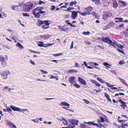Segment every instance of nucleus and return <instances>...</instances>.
<instances>
[{"instance_id":"b1692460","label":"nucleus","mask_w":128,"mask_h":128,"mask_svg":"<svg viewBox=\"0 0 128 128\" xmlns=\"http://www.w3.org/2000/svg\"><path fill=\"white\" fill-rule=\"evenodd\" d=\"M90 13V12H82V13L81 14V15L83 16H85L87 15H90V14H89Z\"/></svg>"},{"instance_id":"e2e57ef3","label":"nucleus","mask_w":128,"mask_h":128,"mask_svg":"<svg viewBox=\"0 0 128 128\" xmlns=\"http://www.w3.org/2000/svg\"><path fill=\"white\" fill-rule=\"evenodd\" d=\"M30 62L32 64V65H34L35 64L34 63V62L33 61H32V60H30Z\"/></svg>"},{"instance_id":"a18cd8bd","label":"nucleus","mask_w":128,"mask_h":128,"mask_svg":"<svg viewBox=\"0 0 128 128\" xmlns=\"http://www.w3.org/2000/svg\"><path fill=\"white\" fill-rule=\"evenodd\" d=\"M40 6H38L36 8H35L34 10H36V11H37L38 10L39 11L40 10Z\"/></svg>"},{"instance_id":"6ab92c4d","label":"nucleus","mask_w":128,"mask_h":128,"mask_svg":"<svg viewBox=\"0 0 128 128\" xmlns=\"http://www.w3.org/2000/svg\"><path fill=\"white\" fill-rule=\"evenodd\" d=\"M38 24H37L39 26H40L41 25H42L44 23V21L41 20H38Z\"/></svg>"},{"instance_id":"f8f14e48","label":"nucleus","mask_w":128,"mask_h":128,"mask_svg":"<svg viewBox=\"0 0 128 128\" xmlns=\"http://www.w3.org/2000/svg\"><path fill=\"white\" fill-rule=\"evenodd\" d=\"M118 4L116 0L113 2V6L114 8H116L118 7Z\"/></svg>"},{"instance_id":"864d4df0","label":"nucleus","mask_w":128,"mask_h":128,"mask_svg":"<svg viewBox=\"0 0 128 128\" xmlns=\"http://www.w3.org/2000/svg\"><path fill=\"white\" fill-rule=\"evenodd\" d=\"M105 117H106V118H107V116H104ZM105 122H106L107 123H108L109 122V121L108 120V118H105Z\"/></svg>"},{"instance_id":"9b49d317","label":"nucleus","mask_w":128,"mask_h":128,"mask_svg":"<svg viewBox=\"0 0 128 128\" xmlns=\"http://www.w3.org/2000/svg\"><path fill=\"white\" fill-rule=\"evenodd\" d=\"M104 95L105 96L106 98L108 101L110 102H112L110 98V96L108 94L106 93H104Z\"/></svg>"},{"instance_id":"2eb2a0df","label":"nucleus","mask_w":128,"mask_h":128,"mask_svg":"<svg viewBox=\"0 0 128 128\" xmlns=\"http://www.w3.org/2000/svg\"><path fill=\"white\" fill-rule=\"evenodd\" d=\"M65 22L68 25H70V26L71 27H76V26L73 25L68 20H66L65 21Z\"/></svg>"},{"instance_id":"39448f33","label":"nucleus","mask_w":128,"mask_h":128,"mask_svg":"<svg viewBox=\"0 0 128 128\" xmlns=\"http://www.w3.org/2000/svg\"><path fill=\"white\" fill-rule=\"evenodd\" d=\"M10 108L13 111H19L21 112V109L20 108L16 107L14 106L11 105L10 106Z\"/></svg>"},{"instance_id":"37998d69","label":"nucleus","mask_w":128,"mask_h":128,"mask_svg":"<svg viewBox=\"0 0 128 128\" xmlns=\"http://www.w3.org/2000/svg\"><path fill=\"white\" fill-rule=\"evenodd\" d=\"M111 26H110V25L109 24H108L105 27L106 28H105V29L106 30V29H109V28H110L111 27Z\"/></svg>"},{"instance_id":"f03ea898","label":"nucleus","mask_w":128,"mask_h":128,"mask_svg":"<svg viewBox=\"0 0 128 128\" xmlns=\"http://www.w3.org/2000/svg\"><path fill=\"white\" fill-rule=\"evenodd\" d=\"M68 121L70 123L71 126H74V128L75 127V125H78V123L79 122L78 120L74 119H70L68 120Z\"/></svg>"},{"instance_id":"338daca9","label":"nucleus","mask_w":128,"mask_h":128,"mask_svg":"<svg viewBox=\"0 0 128 128\" xmlns=\"http://www.w3.org/2000/svg\"><path fill=\"white\" fill-rule=\"evenodd\" d=\"M51 61L52 62H55L56 63H58V60H52Z\"/></svg>"},{"instance_id":"20e7f679","label":"nucleus","mask_w":128,"mask_h":128,"mask_svg":"<svg viewBox=\"0 0 128 128\" xmlns=\"http://www.w3.org/2000/svg\"><path fill=\"white\" fill-rule=\"evenodd\" d=\"M101 40L102 41L107 43L109 44L112 42V40L108 37L102 38Z\"/></svg>"},{"instance_id":"2f4dec72","label":"nucleus","mask_w":128,"mask_h":128,"mask_svg":"<svg viewBox=\"0 0 128 128\" xmlns=\"http://www.w3.org/2000/svg\"><path fill=\"white\" fill-rule=\"evenodd\" d=\"M7 108V111L9 113H10L12 115V114L11 113V112L12 111V110L9 107H6Z\"/></svg>"},{"instance_id":"13d9d810","label":"nucleus","mask_w":128,"mask_h":128,"mask_svg":"<svg viewBox=\"0 0 128 128\" xmlns=\"http://www.w3.org/2000/svg\"><path fill=\"white\" fill-rule=\"evenodd\" d=\"M100 1L99 0H96L94 2L98 4H100Z\"/></svg>"},{"instance_id":"ddd939ff","label":"nucleus","mask_w":128,"mask_h":128,"mask_svg":"<svg viewBox=\"0 0 128 128\" xmlns=\"http://www.w3.org/2000/svg\"><path fill=\"white\" fill-rule=\"evenodd\" d=\"M21 112H23L24 114L28 115L29 114V112L28 110L26 109H23L21 110Z\"/></svg>"},{"instance_id":"e433bc0d","label":"nucleus","mask_w":128,"mask_h":128,"mask_svg":"<svg viewBox=\"0 0 128 128\" xmlns=\"http://www.w3.org/2000/svg\"><path fill=\"white\" fill-rule=\"evenodd\" d=\"M82 34L84 35H88L90 34V32L89 31L84 32Z\"/></svg>"},{"instance_id":"393cba45","label":"nucleus","mask_w":128,"mask_h":128,"mask_svg":"<svg viewBox=\"0 0 128 128\" xmlns=\"http://www.w3.org/2000/svg\"><path fill=\"white\" fill-rule=\"evenodd\" d=\"M37 44L40 47H43L44 43L43 42H39Z\"/></svg>"},{"instance_id":"0e129e2a","label":"nucleus","mask_w":128,"mask_h":128,"mask_svg":"<svg viewBox=\"0 0 128 128\" xmlns=\"http://www.w3.org/2000/svg\"><path fill=\"white\" fill-rule=\"evenodd\" d=\"M69 72L70 73H74V70H70L69 71Z\"/></svg>"},{"instance_id":"f704fd0d","label":"nucleus","mask_w":128,"mask_h":128,"mask_svg":"<svg viewBox=\"0 0 128 128\" xmlns=\"http://www.w3.org/2000/svg\"><path fill=\"white\" fill-rule=\"evenodd\" d=\"M51 76L50 78L53 79V78H56V80H58V76H54L52 75H50Z\"/></svg>"},{"instance_id":"58836bf2","label":"nucleus","mask_w":128,"mask_h":128,"mask_svg":"<svg viewBox=\"0 0 128 128\" xmlns=\"http://www.w3.org/2000/svg\"><path fill=\"white\" fill-rule=\"evenodd\" d=\"M109 44L112 46L114 48H116V47L114 43L112 42V41L111 43H110Z\"/></svg>"},{"instance_id":"4c0bfd02","label":"nucleus","mask_w":128,"mask_h":128,"mask_svg":"<svg viewBox=\"0 0 128 128\" xmlns=\"http://www.w3.org/2000/svg\"><path fill=\"white\" fill-rule=\"evenodd\" d=\"M90 15L92 14L93 16H96V13L94 12L93 11L91 12H90Z\"/></svg>"},{"instance_id":"f257e3e1","label":"nucleus","mask_w":128,"mask_h":128,"mask_svg":"<svg viewBox=\"0 0 128 128\" xmlns=\"http://www.w3.org/2000/svg\"><path fill=\"white\" fill-rule=\"evenodd\" d=\"M24 8L23 10L25 11L29 12L30 10L32 9L33 7V4L32 3H28L26 5H24Z\"/></svg>"},{"instance_id":"bf43d9fd","label":"nucleus","mask_w":128,"mask_h":128,"mask_svg":"<svg viewBox=\"0 0 128 128\" xmlns=\"http://www.w3.org/2000/svg\"><path fill=\"white\" fill-rule=\"evenodd\" d=\"M124 35L126 37H127L128 36V32H126V31H124Z\"/></svg>"},{"instance_id":"c85d7f7f","label":"nucleus","mask_w":128,"mask_h":128,"mask_svg":"<svg viewBox=\"0 0 128 128\" xmlns=\"http://www.w3.org/2000/svg\"><path fill=\"white\" fill-rule=\"evenodd\" d=\"M115 19H116L119 20V22H123L124 20H123V18H115Z\"/></svg>"},{"instance_id":"09e8293b","label":"nucleus","mask_w":128,"mask_h":128,"mask_svg":"<svg viewBox=\"0 0 128 128\" xmlns=\"http://www.w3.org/2000/svg\"><path fill=\"white\" fill-rule=\"evenodd\" d=\"M100 118L101 120V122H103L104 121V120L102 118V117L100 116Z\"/></svg>"},{"instance_id":"7c9ffc66","label":"nucleus","mask_w":128,"mask_h":128,"mask_svg":"<svg viewBox=\"0 0 128 128\" xmlns=\"http://www.w3.org/2000/svg\"><path fill=\"white\" fill-rule=\"evenodd\" d=\"M118 2L121 3L122 4V5L124 6H125L126 5V4L124 1H120Z\"/></svg>"},{"instance_id":"72a5a7b5","label":"nucleus","mask_w":128,"mask_h":128,"mask_svg":"<svg viewBox=\"0 0 128 128\" xmlns=\"http://www.w3.org/2000/svg\"><path fill=\"white\" fill-rule=\"evenodd\" d=\"M117 50L118 52H120L121 53L123 54H125L124 52L121 49L119 48H118L117 49Z\"/></svg>"},{"instance_id":"c756f323","label":"nucleus","mask_w":128,"mask_h":128,"mask_svg":"<svg viewBox=\"0 0 128 128\" xmlns=\"http://www.w3.org/2000/svg\"><path fill=\"white\" fill-rule=\"evenodd\" d=\"M44 24L46 26H48L50 24V23L49 22L48 20H45L44 21Z\"/></svg>"},{"instance_id":"3c124183","label":"nucleus","mask_w":128,"mask_h":128,"mask_svg":"<svg viewBox=\"0 0 128 128\" xmlns=\"http://www.w3.org/2000/svg\"><path fill=\"white\" fill-rule=\"evenodd\" d=\"M40 71H41V72H42L43 73V74H46L48 73V72H47L44 71V70H40Z\"/></svg>"},{"instance_id":"de8ad7c7","label":"nucleus","mask_w":128,"mask_h":128,"mask_svg":"<svg viewBox=\"0 0 128 128\" xmlns=\"http://www.w3.org/2000/svg\"><path fill=\"white\" fill-rule=\"evenodd\" d=\"M117 46L119 48H120L121 49H122L123 48H124V46L122 45L119 44L118 45H117Z\"/></svg>"},{"instance_id":"a19ab883","label":"nucleus","mask_w":128,"mask_h":128,"mask_svg":"<svg viewBox=\"0 0 128 128\" xmlns=\"http://www.w3.org/2000/svg\"><path fill=\"white\" fill-rule=\"evenodd\" d=\"M23 16L26 17H28L30 16V15L27 13H23Z\"/></svg>"},{"instance_id":"473e14b6","label":"nucleus","mask_w":128,"mask_h":128,"mask_svg":"<svg viewBox=\"0 0 128 128\" xmlns=\"http://www.w3.org/2000/svg\"><path fill=\"white\" fill-rule=\"evenodd\" d=\"M74 9V8L72 7H69L67 9V10H66V11H68V12H71L72 11H70V10H73Z\"/></svg>"},{"instance_id":"bb28decb","label":"nucleus","mask_w":128,"mask_h":128,"mask_svg":"<svg viewBox=\"0 0 128 128\" xmlns=\"http://www.w3.org/2000/svg\"><path fill=\"white\" fill-rule=\"evenodd\" d=\"M16 45L20 48L22 49L23 48V46L21 44V43L19 42H17Z\"/></svg>"},{"instance_id":"9d476101","label":"nucleus","mask_w":128,"mask_h":128,"mask_svg":"<svg viewBox=\"0 0 128 128\" xmlns=\"http://www.w3.org/2000/svg\"><path fill=\"white\" fill-rule=\"evenodd\" d=\"M6 122L10 126V127L12 128H16V126L12 122H10L9 120H6Z\"/></svg>"},{"instance_id":"1a4fd4ad","label":"nucleus","mask_w":128,"mask_h":128,"mask_svg":"<svg viewBox=\"0 0 128 128\" xmlns=\"http://www.w3.org/2000/svg\"><path fill=\"white\" fill-rule=\"evenodd\" d=\"M78 80L82 84H83L84 86L86 85V83L85 80L82 78L80 77H78Z\"/></svg>"},{"instance_id":"49530a36","label":"nucleus","mask_w":128,"mask_h":128,"mask_svg":"<svg viewBox=\"0 0 128 128\" xmlns=\"http://www.w3.org/2000/svg\"><path fill=\"white\" fill-rule=\"evenodd\" d=\"M83 100L84 101L85 103L87 104H88L90 103V102L86 99H84Z\"/></svg>"},{"instance_id":"680f3d73","label":"nucleus","mask_w":128,"mask_h":128,"mask_svg":"<svg viewBox=\"0 0 128 128\" xmlns=\"http://www.w3.org/2000/svg\"><path fill=\"white\" fill-rule=\"evenodd\" d=\"M97 86L100 87V84L98 82H96V84H95Z\"/></svg>"},{"instance_id":"423d86ee","label":"nucleus","mask_w":128,"mask_h":128,"mask_svg":"<svg viewBox=\"0 0 128 128\" xmlns=\"http://www.w3.org/2000/svg\"><path fill=\"white\" fill-rule=\"evenodd\" d=\"M78 15L77 12L75 11H73L72 12L71 18L74 19L75 20Z\"/></svg>"},{"instance_id":"69168bd1","label":"nucleus","mask_w":128,"mask_h":128,"mask_svg":"<svg viewBox=\"0 0 128 128\" xmlns=\"http://www.w3.org/2000/svg\"><path fill=\"white\" fill-rule=\"evenodd\" d=\"M93 124V126H96L97 127H99L100 124H98L96 123H94Z\"/></svg>"},{"instance_id":"cd10ccee","label":"nucleus","mask_w":128,"mask_h":128,"mask_svg":"<svg viewBox=\"0 0 128 128\" xmlns=\"http://www.w3.org/2000/svg\"><path fill=\"white\" fill-rule=\"evenodd\" d=\"M0 62H6V61L4 60V58L2 56H0Z\"/></svg>"},{"instance_id":"aec40b11","label":"nucleus","mask_w":128,"mask_h":128,"mask_svg":"<svg viewBox=\"0 0 128 128\" xmlns=\"http://www.w3.org/2000/svg\"><path fill=\"white\" fill-rule=\"evenodd\" d=\"M62 120H60V119H59V120H62V121L63 120H64L65 121V122H63V124H64L65 125H66L67 126L68 124V122L67 121V120H66L65 119H64L62 117Z\"/></svg>"},{"instance_id":"774afa93","label":"nucleus","mask_w":128,"mask_h":128,"mask_svg":"<svg viewBox=\"0 0 128 128\" xmlns=\"http://www.w3.org/2000/svg\"><path fill=\"white\" fill-rule=\"evenodd\" d=\"M104 65L106 66V67L107 66L109 65V64H108V62L104 63Z\"/></svg>"},{"instance_id":"4be33fe9","label":"nucleus","mask_w":128,"mask_h":128,"mask_svg":"<svg viewBox=\"0 0 128 128\" xmlns=\"http://www.w3.org/2000/svg\"><path fill=\"white\" fill-rule=\"evenodd\" d=\"M121 104H122L120 105V106L123 109H124L127 106V105L126 104V102L124 101Z\"/></svg>"},{"instance_id":"0eeeda50","label":"nucleus","mask_w":128,"mask_h":128,"mask_svg":"<svg viewBox=\"0 0 128 128\" xmlns=\"http://www.w3.org/2000/svg\"><path fill=\"white\" fill-rule=\"evenodd\" d=\"M51 37V35L46 34L44 35H41L40 37L42 39L46 40V39H48Z\"/></svg>"},{"instance_id":"f3484780","label":"nucleus","mask_w":128,"mask_h":128,"mask_svg":"<svg viewBox=\"0 0 128 128\" xmlns=\"http://www.w3.org/2000/svg\"><path fill=\"white\" fill-rule=\"evenodd\" d=\"M75 78L73 76L72 77H70L69 78V81L71 83H72L74 81V79H75Z\"/></svg>"},{"instance_id":"4d7b16f0","label":"nucleus","mask_w":128,"mask_h":128,"mask_svg":"<svg viewBox=\"0 0 128 128\" xmlns=\"http://www.w3.org/2000/svg\"><path fill=\"white\" fill-rule=\"evenodd\" d=\"M94 123L93 122H88V124L90 125H92V124L93 125L94 124Z\"/></svg>"},{"instance_id":"8fccbe9b","label":"nucleus","mask_w":128,"mask_h":128,"mask_svg":"<svg viewBox=\"0 0 128 128\" xmlns=\"http://www.w3.org/2000/svg\"><path fill=\"white\" fill-rule=\"evenodd\" d=\"M74 85L76 88H79L80 87V86L78 85V84H74Z\"/></svg>"},{"instance_id":"79ce46f5","label":"nucleus","mask_w":128,"mask_h":128,"mask_svg":"<svg viewBox=\"0 0 128 128\" xmlns=\"http://www.w3.org/2000/svg\"><path fill=\"white\" fill-rule=\"evenodd\" d=\"M38 4L40 5H41L42 4H45V2L43 1H41L40 0L38 2Z\"/></svg>"},{"instance_id":"7ed1b4c3","label":"nucleus","mask_w":128,"mask_h":128,"mask_svg":"<svg viewBox=\"0 0 128 128\" xmlns=\"http://www.w3.org/2000/svg\"><path fill=\"white\" fill-rule=\"evenodd\" d=\"M111 13L109 12H105L102 15V18L104 20H106L108 18L112 16Z\"/></svg>"},{"instance_id":"dca6fc26","label":"nucleus","mask_w":128,"mask_h":128,"mask_svg":"<svg viewBox=\"0 0 128 128\" xmlns=\"http://www.w3.org/2000/svg\"><path fill=\"white\" fill-rule=\"evenodd\" d=\"M60 106H70V104H69L68 103L66 102H62L60 103Z\"/></svg>"},{"instance_id":"052dcab7","label":"nucleus","mask_w":128,"mask_h":128,"mask_svg":"<svg viewBox=\"0 0 128 128\" xmlns=\"http://www.w3.org/2000/svg\"><path fill=\"white\" fill-rule=\"evenodd\" d=\"M18 22L23 27L24 26H25L23 24H22L21 22V21L20 20H18Z\"/></svg>"},{"instance_id":"5701e85b","label":"nucleus","mask_w":128,"mask_h":128,"mask_svg":"<svg viewBox=\"0 0 128 128\" xmlns=\"http://www.w3.org/2000/svg\"><path fill=\"white\" fill-rule=\"evenodd\" d=\"M97 80H98L99 82H100L104 84L106 83V82L104 80L100 78H97Z\"/></svg>"},{"instance_id":"a211bd4d","label":"nucleus","mask_w":128,"mask_h":128,"mask_svg":"<svg viewBox=\"0 0 128 128\" xmlns=\"http://www.w3.org/2000/svg\"><path fill=\"white\" fill-rule=\"evenodd\" d=\"M80 126L82 128H89L90 127L89 126L82 124H80Z\"/></svg>"},{"instance_id":"4468645a","label":"nucleus","mask_w":128,"mask_h":128,"mask_svg":"<svg viewBox=\"0 0 128 128\" xmlns=\"http://www.w3.org/2000/svg\"><path fill=\"white\" fill-rule=\"evenodd\" d=\"M0 74L1 76H2L4 77H5V78H4V79H6L8 78V77L7 76V74H6V73L5 72H2Z\"/></svg>"},{"instance_id":"c03bdc74","label":"nucleus","mask_w":128,"mask_h":128,"mask_svg":"<svg viewBox=\"0 0 128 128\" xmlns=\"http://www.w3.org/2000/svg\"><path fill=\"white\" fill-rule=\"evenodd\" d=\"M51 8H50V10H54L55 8V6L54 5H52L51 6Z\"/></svg>"},{"instance_id":"6e6552de","label":"nucleus","mask_w":128,"mask_h":128,"mask_svg":"<svg viewBox=\"0 0 128 128\" xmlns=\"http://www.w3.org/2000/svg\"><path fill=\"white\" fill-rule=\"evenodd\" d=\"M64 26H58V29L62 31H65L66 32L68 31V30L69 29V28H64Z\"/></svg>"},{"instance_id":"ea45409f","label":"nucleus","mask_w":128,"mask_h":128,"mask_svg":"<svg viewBox=\"0 0 128 128\" xmlns=\"http://www.w3.org/2000/svg\"><path fill=\"white\" fill-rule=\"evenodd\" d=\"M6 62H2L1 65L3 67H5L6 66Z\"/></svg>"},{"instance_id":"6e6d98bb","label":"nucleus","mask_w":128,"mask_h":128,"mask_svg":"<svg viewBox=\"0 0 128 128\" xmlns=\"http://www.w3.org/2000/svg\"><path fill=\"white\" fill-rule=\"evenodd\" d=\"M125 63V62L122 60H121L119 62V64L120 65H122L124 64Z\"/></svg>"},{"instance_id":"412c9836","label":"nucleus","mask_w":128,"mask_h":128,"mask_svg":"<svg viewBox=\"0 0 128 128\" xmlns=\"http://www.w3.org/2000/svg\"><path fill=\"white\" fill-rule=\"evenodd\" d=\"M86 9L87 11L90 12L92 11L93 10V8L90 6L86 8Z\"/></svg>"},{"instance_id":"a878e982","label":"nucleus","mask_w":128,"mask_h":128,"mask_svg":"<svg viewBox=\"0 0 128 128\" xmlns=\"http://www.w3.org/2000/svg\"><path fill=\"white\" fill-rule=\"evenodd\" d=\"M77 3L76 1L72 2V1L70 2V6H72L73 5H76V4Z\"/></svg>"},{"instance_id":"5fc2aeb1","label":"nucleus","mask_w":128,"mask_h":128,"mask_svg":"<svg viewBox=\"0 0 128 128\" xmlns=\"http://www.w3.org/2000/svg\"><path fill=\"white\" fill-rule=\"evenodd\" d=\"M30 51L31 52H32L33 53H37V54H40V52H35V51H34L33 50H30Z\"/></svg>"},{"instance_id":"603ef678","label":"nucleus","mask_w":128,"mask_h":128,"mask_svg":"<svg viewBox=\"0 0 128 128\" xmlns=\"http://www.w3.org/2000/svg\"><path fill=\"white\" fill-rule=\"evenodd\" d=\"M49 26H46L45 25H44L42 26V28L43 29H46L49 28Z\"/></svg>"},{"instance_id":"c9c22d12","label":"nucleus","mask_w":128,"mask_h":128,"mask_svg":"<svg viewBox=\"0 0 128 128\" xmlns=\"http://www.w3.org/2000/svg\"><path fill=\"white\" fill-rule=\"evenodd\" d=\"M120 80V81L121 82L123 83L124 84L126 82L125 80L123 79H122L120 78H118Z\"/></svg>"}]
</instances>
